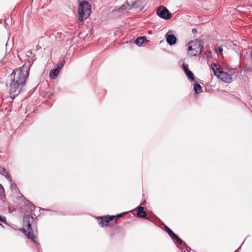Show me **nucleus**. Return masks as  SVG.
Masks as SVG:
<instances>
[{
    "mask_svg": "<svg viewBox=\"0 0 252 252\" xmlns=\"http://www.w3.org/2000/svg\"><path fill=\"white\" fill-rule=\"evenodd\" d=\"M32 63V62L28 61L21 67L13 70L10 74L11 81L9 84L8 90L10 96L12 99L21 92L26 85Z\"/></svg>",
    "mask_w": 252,
    "mask_h": 252,
    "instance_id": "obj_1",
    "label": "nucleus"
},
{
    "mask_svg": "<svg viewBox=\"0 0 252 252\" xmlns=\"http://www.w3.org/2000/svg\"><path fill=\"white\" fill-rule=\"evenodd\" d=\"M214 75L224 82L230 83L232 82V78L230 74H232L235 72V69H231L229 70L230 73L223 70L220 66L216 63H213L211 65Z\"/></svg>",
    "mask_w": 252,
    "mask_h": 252,
    "instance_id": "obj_2",
    "label": "nucleus"
},
{
    "mask_svg": "<svg viewBox=\"0 0 252 252\" xmlns=\"http://www.w3.org/2000/svg\"><path fill=\"white\" fill-rule=\"evenodd\" d=\"M33 220V218L29 215L24 216L23 230L24 234L27 236L29 239L32 240L33 242L38 245L35 241V237L33 234V231L31 227V221H32Z\"/></svg>",
    "mask_w": 252,
    "mask_h": 252,
    "instance_id": "obj_3",
    "label": "nucleus"
},
{
    "mask_svg": "<svg viewBox=\"0 0 252 252\" xmlns=\"http://www.w3.org/2000/svg\"><path fill=\"white\" fill-rule=\"evenodd\" d=\"M92 12L91 4L86 0L82 1L78 5V20L83 22L87 19Z\"/></svg>",
    "mask_w": 252,
    "mask_h": 252,
    "instance_id": "obj_4",
    "label": "nucleus"
},
{
    "mask_svg": "<svg viewBox=\"0 0 252 252\" xmlns=\"http://www.w3.org/2000/svg\"><path fill=\"white\" fill-rule=\"evenodd\" d=\"M188 50L189 54L192 56H196L199 55L203 48V42L199 39L190 41L188 43Z\"/></svg>",
    "mask_w": 252,
    "mask_h": 252,
    "instance_id": "obj_5",
    "label": "nucleus"
},
{
    "mask_svg": "<svg viewBox=\"0 0 252 252\" xmlns=\"http://www.w3.org/2000/svg\"><path fill=\"white\" fill-rule=\"evenodd\" d=\"M142 0H126L125 3L120 7V10L128 9L132 8H137L143 6Z\"/></svg>",
    "mask_w": 252,
    "mask_h": 252,
    "instance_id": "obj_6",
    "label": "nucleus"
},
{
    "mask_svg": "<svg viewBox=\"0 0 252 252\" xmlns=\"http://www.w3.org/2000/svg\"><path fill=\"white\" fill-rule=\"evenodd\" d=\"M157 13L159 17L165 20L169 19L171 17V13L163 6H160L157 9Z\"/></svg>",
    "mask_w": 252,
    "mask_h": 252,
    "instance_id": "obj_7",
    "label": "nucleus"
},
{
    "mask_svg": "<svg viewBox=\"0 0 252 252\" xmlns=\"http://www.w3.org/2000/svg\"><path fill=\"white\" fill-rule=\"evenodd\" d=\"M165 229L167 233L170 236V237L173 240H176L178 243L182 244V243L185 244V242L183 241L180 238H179L167 226H165Z\"/></svg>",
    "mask_w": 252,
    "mask_h": 252,
    "instance_id": "obj_8",
    "label": "nucleus"
},
{
    "mask_svg": "<svg viewBox=\"0 0 252 252\" xmlns=\"http://www.w3.org/2000/svg\"><path fill=\"white\" fill-rule=\"evenodd\" d=\"M63 65V63H61V65L60 66L59 65L57 66L56 68L53 69L51 70V71L49 72V76L51 78L54 79L56 78V77L58 76V75L59 72V70L61 69V68Z\"/></svg>",
    "mask_w": 252,
    "mask_h": 252,
    "instance_id": "obj_9",
    "label": "nucleus"
},
{
    "mask_svg": "<svg viewBox=\"0 0 252 252\" xmlns=\"http://www.w3.org/2000/svg\"><path fill=\"white\" fill-rule=\"evenodd\" d=\"M169 33V32H168L166 35V41L170 45H174L176 43V37L174 35Z\"/></svg>",
    "mask_w": 252,
    "mask_h": 252,
    "instance_id": "obj_10",
    "label": "nucleus"
},
{
    "mask_svg": "<svg viewBox=\"0 0 252 252\" xmlns=\"http://www.w3.org/2000/svg\"><path fill=\"white\" fill-rule=\"evenodd\" d=\"M114 219H115V217H102L100 223L101 224L102 226H107L109 225L110 221L113 220Z\"/></svg>",
    "mask_w": 252,
    "mask_h": 252,
    "instance_id": "obj_11",
    "label": "nucleus"
},
{
    "mask_svg": "<svg viewBox=\"0 0 252 252\" xmlns=\"http://www.w3.org/2000/svg\"><path fill=\"white\" fill-rule=\"evenodd\" d=\"M0 174L4 176L9 181V182H12V177L11 175H9V173L5 168L0 167Z\"/></svg>",
    "mask_w": 252,
    "mask_h": 252,
    "instance_id": "obj_12",
    "label": "nucleus"
},
{
    "mask_svg": "<svg viewBox=\"0 0 252 252\" xmlns=\"http://www.w3.org/2000/svg\"><path fill=\"white\" fill-rule=\"evenodd\" d=\"M146 213L144 210V207L140 206L137 208V216L140 218H144L146 216Z\"/></svg>",
    "mask_w": 252,
    "mask_h": 252,
    "instance_id": "obj_13",
    "label": "nucleus"
},
{
    "mask_svg": "<svg viewBox=\"0 0 252 252\" xmlns=\"http://www.w3.org/2000/svg\"><path fill=\"white\" fill-rule=\"evenodd\" d=\"M146 40L145 36L138 37L135 40V43L138 46H141Z\"/></svg>",
    "mask_w": 252,
    "mask_h": 252,
    "instance_id": "obj_14",
    "label": "nucleus"
},
{
    "mask_svg": "<svg viewBox=\"0 0 252 252\" xmlns=\"http://www.w3.org/2000/svg\"><path fill=\"white\" fill-rule=\"evenodd\" d=\"M202 88L198 84H195L194 86V91L196 94H198L201 92Z\"/></svg>",
    "mask_w": 252,
    "mask_h": 252,
    "instance_id": "obj_15",
    "label": "nucleus"
},
{
    "mask_svg": "<svg viewBox=\"0 0 252 252\" xmlns=\"http://www.w3.org/2000/svg\"><path fill=\"white\" fill-rule=\"evenodd\" d=\"M186 74L189 79H190L192 81L194 80V75L190 70L189 71H188V72H186Z\"/></svg>",
    "mask_w": 252,
    "mask_h": 252,
    "instance_id": "obj_16",
    "label": "nucleus"
},
{
    "mask_svg": "<svg viewBox=\"0 0 252 252\" xmlns=\"http://www.w3.org/2000/svg\"><path fill=\"white\" fill-rule=\"evenodd\" d=\"M215 51L217 53L221 54L223 51L222 47L221 46L218 47L217 48L215 49Z\"/></svg>",
    "mask_w": 252,
    "mask_h": 252,
    "instance_id": "obj_17",
    "label": "nucleus"
},
{
    "mask_svg": "<svg viewBox=\"0 0 252 252\" xmlns=\"http://www.w3.org/2000/svg\"><path fill=\"white\" fill-rule=\"evenodd\" d=\"M5 191L4 189L2 186V185L0 184V195H4Z\"/></svg>",
    "mask_w": 252,
    "mask_h": 252,
    "instance_id": "obj_18",
    "label": "nucleus"
},
{
    "mask_svg": "<svg viewBox=\"0 0 252 252\" xmlns=\"http://www.w3.org/2000/svg\"><path fill=\"white\" fill-rule=\"evenodd\" d=\"M183 69H184V71H185V73L187 72H188V71H189V68H188V66H187V65H185V64H183Z\"/></svg>",
    "mask_w": 252,
    "mask_h": 252,
    "instance_id": "obj_19",
    "label": "nucleus"
},
{
    "mask_svg": "<svg viewBox=\"0 0 252 252\" xmlns=\"http://www.w3.org/2000/svg\"><path fill=\"white\" fill-rule=\"evenodd\" d=\"M0 221L2 222L5 223V222L6 221V219L4 216L2 217V216H0Z\"/></svg>",
    "mask_w": 252,
    "mask_h": 252,
    "instance_id": "obj_20",
    "label": "nucleus"
},
{
    "mask_svg": "<svg viewBox=\"0 0 252 252\" xmlns=\"http://www.w3.org/2000/svg\"><path fill=\"white\" fill-rule=\"evenodd\" d=\"M123 214H120L117 216H115L114 217H115V218H120V217H121L123 215Z\"/></svg>",
    "mask_w": 252,
    "mask_h": 252,
    "instance_id": "obj_21",
    "label": "nucleus"
},
{
    "mask_svg": "<svg viewBox=\"0 0 252 252\" xmlns=\"http://www.w3.org/2000/svg\"><path fill=\"white\" fill-rule=\"evenodd\" d=\"M192 32L193 33H196V32H197V30H196V29H192Z\"/></svg>",
    "mask_w": 252,
    "mask_h": 252,
    "instance_id": "obj_22",
    "label": "nucleus"
},
{
    "mask_svg": "<svg viewBox=\"0 0 252 252\" xmlns=\"http://www.w3.org/2000/svg\"><path fill=\"white\" fill-rule=\"evenodd\" d=\"M182 244H184V245L186 246V248H188V246H187V245H186V244L185 243V244L182 243Z\"/></svg>",
    "mask_w": 252,
    "mask_h": 252,
    "instance_id": "obj_23",
    "label": "nucleus"
},
{
    "mask_svg": "<svg viewBox=\"0 0 252 252\" xmlns=\"http://www.w3.org/2000/svg\"><path fill=\"white\" fill-rule=\"evenodd\" d=\"M182 244H184V245L186 246V248H188V246H187V245H186V244L185 243V244L182 243Z\"/></svg>",
    "mask_w": 252,
    "mask_h": 252,
    "instance_id": "obj_24",
    "label": "nucleus"
},
{
    "mask_svg": "<svg viewBox=\"0 0 252 252\" xmlns=\"http://www.w3.org/2000/svg\"><path fill=\"white\" fill-rule=\"evenodd\" d=\"M188 249L190 250V249L189 248H187V251H188Z\"/></svg>",
    "mask_w": 252,
    "mask_h": 252,
    "instance_id": "obj_25",
    "label": "nucleus"
}]
</instances>
